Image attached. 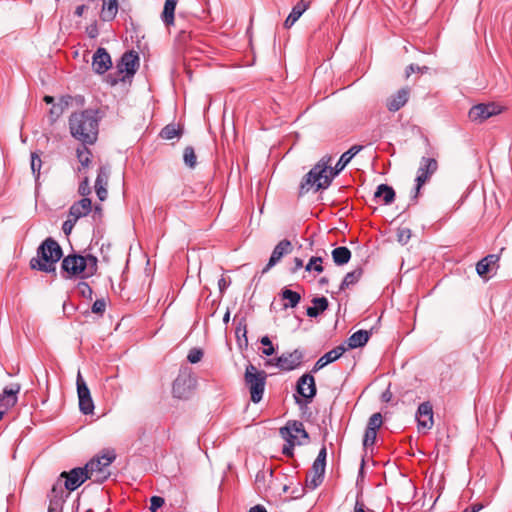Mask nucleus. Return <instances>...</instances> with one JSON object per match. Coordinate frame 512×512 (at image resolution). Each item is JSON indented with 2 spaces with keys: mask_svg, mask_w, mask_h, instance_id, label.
<instances>
[{
  "mask_svg": "<svg viewBox=\"0 0 512 512\" xmlns=\"http://www.w3.org/2000/svg\"><path fill=\"white\" fill-rule=\"evenodd\" d=\"M361 150L362 146L360 145L352 146L341 155L335 167L329 169V173H327L328 166L325 162L320 161L317 163L303 178L300 185V192H308L312 187H315L316 191L327 189L334 177L338 175Z\"/></svg>",
  "mask_w": 512,
  "mask_h": 512,
  "instance_id": "obj_1",
  "label": "nucleus"
},
{
  "mask_svg": "<svg viewBox=\"0 0 512 512\" xmlns=\"http://www.w3.org/2000/svg\"><path fill=\"white\" fill-rule=\"evenodd\" d=\"M69 128L72 136L83 144H93L97 139L98 120L92 110L73 113Z\"/></svg>",
  "mask_w": 512,
  "mask_h": 512,
  "instance_id": "obj_2",
  "label": "nucleus"
},
{
  "mask_svg": "<svg viewBox=\"0 0 512 512\" xmlns=\"http://www.w3.org/2000/svg\"><path fill=\"white\" fill-rule=\"evenodd\" d=\"M64 278L70 279L80 276L82 279L90 278L97 273L98 258L90 253L80 255L76 253L65 256L61 263Z\"/></svg>",
  "mask_w": 512,
  "mask_h": 512,
  "instance_id": "obj_3",
  "label": "nucleus"
},
{
  "mask_svg": "<svg viewBox=\"0 0 512 512\" xmlns=\"http://www.w3.org/2000/svg\"><path fill=\"white\" fill-rule=\"evenodd\" d=\"M62 256L61 246L52 237H48L37 248V256L30 260V267L34 270L55 274L56 263Z\"/></svg>",
  "mask_w": 512,
  "mask_h": 512,
  "instance_id": "obj_4",
  "label": "nucleus"
},
{
  "mask_svg": "<svg viewBox=\"0 0 512 512\" xmlns=\"http://www.w3.org/2000/svg\"><path fill=\"white\" fill-rule=\"evenodd\" d=\"M87 479L90 477L84 467L63 471L52 486L51 493L60 494L66 499L70 492L78 489Z\"/></svg>",
  "mask_w": 512,
  "mask_h": 512,
  "instance_id": "obj_5",
  "label": "nucleus"
},
{
  "mask_svg": "<svg viewBox=\"0 0 512 512\" xmlns=\"http://www.w3.org/2000/svg\"><path fill=\"white\" fill-rule=\"evenodd\" d=\"M115 459V451L105 449L99 456L92 458L84 468L87 469V473L93 482L101 484L110 477L109 467Z\"/></svg>",
  "mask_w": 512,
  "mask_h": 512,
  "instance_id": "obj_6",
  "label": "nucleus"
},
{
  "mask_svg": "<svg viewBox=\"0 0 512 512\" xmlns=\"http://www.w3.org/2000/svg\"><path fill=\"white\" fill-rule=\"evenodd\" d=\"M267 377L265 371L259 370L251 363L245 368L244 384L250 393V400L254 404H258L263 399Z\"/></svg>",
  "mask_w": 512,
  "mask_h": 512,
  "instance_id": "obj_7",
  "label": "nucleus"
},
{
  "mask_svg": "<svg viewBox=\"0 0 512 512\" xmlns=\"http://www.w3.org/2000/svg\"><path fill=\"white\" fill-rule=\"evenodd\" d=\"M293 432L300 433L301 438L304 440L309 439V434L301 421H288L286 425L279 430L281 437L286 441V444L282 448V453L287 457H293L294 447L303 443L302 441H295V436L292 435Z\"/></svg>",
  "mask_w": 512,
  "mask_h": 512,
  "instance_id": "obj_8",
  "label": "nucleus"
},
{
  "mask_svg": "<svg viewBox=\"0 0 512 512\" xmlns=\"http://www.w3.org/2000/svg\"><path fill=\"white\" fill-rule=\"evenodd\" d=\"M196 387V379L189 368L179 371L172 385V394L177 399H188Z\"/></svg>",
  "mask_w": 512,
  "mask_h": 512,
  "instance_id": "obj_9",
  "label": "nucleus"
},
{
  "mask_svg": "<svg viewBox=\"0 0 512 512\" xmlns=\"http://www.w3.org/2000/svg\"><path fill=\"white\" fill-rule=\"evenodd\" d=\"M438 162L435 158L422 157L420 165L417 170V176L415 179L416 186L412 199L416 200L420 192L421 187L431 178V176L437 171Z\"/></svg>",
  "mask_w": 512,
  "mask_h": 512,
  "instance_id": "obj_10",
  "label": "nucleus"
},
{
  "mask_svg": "<svg viewBox=\"0 0 512 512\" xmlns=\"http://www.w3.org/2000/svg\"><path fill=\"white\" fill-rule=\"evenodd\" d=\"M296 392L294 395L296 404L301 405L303 403L301 397L304 399V403L308 404L315 397L317 389L315 379L311 374H303L297 381Z\"/></svg>",
  "mask_w": 512,
  "mask_h": 512,
  "instance_id": "obj_11",
  "label": "nucleus"
},
{
  "mask_svg": "<svg viewBox=\"0 0 512 512\" xmlns=\"http://www.w3.org/2000/svg\"><path fill=\"white\" fill-rule=\"evenodd\" d=\"M20 391V383H12L9 386L4 387L2 393H0V421L4 414L17 404Z\"/></svg>",
  "mask_w": 512,
  "mask_h": 512,
  "instance_id": "obj_12",
  "label": "nucleus"
},
{
  "mask_svg": "<svg viewBox=\"0 0 512 512\" xmlns=\"http://www.w3.org/2000/svg\"><path fill=\"white\" fill-rule=\"evenodd\" d=\"M76 385L80 411L85 415L92 413L94 410V403L90 394V390L80 371H78L77 374Z\"/></svg>",
  "mask_w": 512,
  "mask_h": 512,
  "instance_id": "obj_13",
  "label": "nucleus"
},
{
  "mask_svg": "<svg viewBox=\"0 0 512 512\" xmlns=\"http://www.w3.org/2000/svg\"><path fill=\"white\" fill-rule=\"evenodd\" d=\"M500 112L501 108L495 103H480L471 107L468 116L470 120L481 123Z\"/></svg>",
  "mask_w": 512,
  "mask_h": 512,
  "instance_id": "obj_14",
  "label": "nucleus"
},
{
  "mask_svg": "<svg viewBox=\"0 0 512 512\" xmlns=\"http://www.w3.org/2000/svg\"><path fill=\"white\" fill-rule=\"evenodd\" d=\"M303 357V352L300 349H295L292 352H285L276 357L275 367L282 371H292L302 364Z\"/></svg>",
  "mask_w": 512,
  "mask_h": 512,
  "instance_id": "obj_15",
  "label": "nucleus"
},
{
  "mask_svg": "<svg viewBox=\"0 0 512 512\" xmlns=\"http://www.w3.org/2000/svg\"><path fill=\"white\" fill-rule=\"evenodd\" d=\"M416 420L419 430H430L433 427V406L429 401L423 402L418 406Z\"/></svg>",
  "mask_w": 512,
  "mask_h": 512,
  "instance_id": "obj_16",
  "label": "nucleus"
},
{
  "mask_svg": "<svg viewBox=\"0 0 512 512\" xmlns=\"http://www.w3.org/2000/svg\"><path fill=\"white\" fill-rule=\"evenodd\" d=\"M293 250V246L290 240L283 239L281 240L273 249L270 259L267 265L263 269V273L269 271L273 266H275L284 255L291 253Z\"/></svg>",
  "mask_w": 512,
  "mask_h": 512,
  "instance_id": "obj_17",
  "label": "nucleus"
},
{
  "mask_svg": "<svg viewBox=\"0 0 512 512\" xmlns=\"http://www.w3.org/2000/svg\"><path fill=\"white\" fill-rule=\"evenodd\" d=\"M139 66V56L135 51L125 52L117 64L119 73H126L127 75H134Z\"/></svg>",
  "mask_w": 512,
  "mask_h": 512,
  "instance_id": "obj_18",
  "label": "nucleus"
},
{
  "mask_svg": "<svg viewBox=\"0 0 512 512\" xmlns=\"http://www.w3.org/2000/svg\"><path fill=\"white\" fill-rule=\"evenodd\" d=\"M112 66V60L105 48L99 47L92 58V68L97 74H104Z\"/></svg>",
  "mask_w": 512,
  "mask_h": 512,
  "instance_id": "obj_19",
  "label": "nucleus"
},
{
  "mask_svg": "<svg viewBox=\"0 0 512 512\" xmlns=\"http://www.w3.org/2000/svg\"><path fill=\"white\" fill-rule=\"evenodd\" d=\"M325 468V463L313 462L311 472L306 477V485L308 488L314 490L322 484L325 475Z\"/></svg>",
  "mask_w": 512,
  "mask_h": 512,
  "instance_id": "obj_20",
  "label": "nucleus"
},
{
  "mask_svg": "<svg viewBox=\"0 0 512 512\" xmlns=\"http://www.w3.org/2000/svg\"><path fill=\"white\" fill-rule=\"evenodd\" d=\"M92 209V202L89 198L84 197L81 200L72 204L69 209V217L75 219L76 221L81 217L88 215Z\"/></svg>",
  "mask_w": 512,
  "mask_h": 512,
  "instance_id": "obj_21",
  "label": "nucleus"
},
{
  "mask_svg": "<svg viewBox=\"0 0 512 512\" xmlns=\"http://www.w3.org/2000/svg\"><path fill=\"white\" fill-rule=\"evenodd\" d=\"M409 99V89L402 88L397 91L396 94L392 95L386 103L387 109L390 112H396L400 110Z\"/></svg>",
  "mask_w": 512,
  "mask_h": 512,
  "instance_id": "obj_22",
  "label": "nucleus"
},
{
  "mask_svg": "<svg viewBox=\"0 0 512 512\" xmlns=\"http://www.w3.org/2000/svg\"><path fill=\"white\" fill-rule=\"evenodd\" d=\"M499 259L500 257L497 254H490L481 259L476 265L478 275L481 277L486 276L495 266H497Z\"/></svg>",
  "mask_w": 512,
  "mask_h": 512,
  "instance_id": "obj_23",
  "label": "nucleus"
},
{
  "mask_svg": "<svg viewBox=\"0 0 512 512\" xmlns=\"http://www.w3.org/2000/svg\"><path fill=\"white\" fill-rule=\"evenodd\" d=\"M371 331L358 330L354 332L347 340L348 348L355 349L363 347L369 341Z\"/></svg>",
  "mask_w": 512,
  "mask_h": 512,
  "instance_id": "obj_24",
  "label": "nucleus"
},
{
  "mask_svg": "<svg viewBox=\"0 0 512 512\" xmlns=\"http://www.w3.org/2000/svg\"><path fill=\"white\" fill-rule=\"evenodd\" d=\"M118 12L117 0H103L100 18L105 22H110L115 19Z\"/></svg>",
  "mask_w": 512,
  "mask_h": 512,
  "instance_id": "obj_25",
  "label": "nucleus"
},
{
  "mask_svg": "<svg viewBox=\"0 0 512 512\" xmlns=\"http://www.w3.org/2000/svg\"><path fill=\"white\" fill-rule=\"evenodd\" d=\"M374 198L376 200L381 199V201L384 205H389L395 199V191L391 186H389L387 184H380V185H378V187L374 193Z\"/></svg>",
  "mask_w": 512,
  "mask_h": 512,
  "instance_id": "obj_26",
  "label": "nucleus"
},
{
  "mask_svg": "<svg viewBox=\"0 0 512 512\" xmlns=\"http://www.w3.org/2000/svg\"><path fill=\"white\" fill-rule=\"evenodd\" d=\"M308 4L304 2V0L299 1L291 10L290 14L287 16L284 26L285 28H290L294 25V23L302 16V14L307 10Z\"/></svg>",
  "mask_w": 512,
  "mask_h": 512,
  "instance_id": "obj_27",
  "label": "nucleus"
},
{
  "mask_svg": "<svg viewBox=\"0 0 512 512\" xmlns=\"http://www.w3.org/2000/svg\"><path fill=\"white\" fill-rule=\"evenodd\" d=\"M312 303L314 304V306L308 307L306 310V314L312 318L317 317L320 313L324 312L329 306V302L327 298L324 296L313 298Z\"/></svg>",
  "mask_w": 512,
  "mask_h": 512,
  "instance_id": "obj_28",
  "label": "nucleus"
},
{
  "mask_svg": "<svg viewBox=\"0 0 512 512\" xmlns=\"http://www.w3.org/2000/svg\"><path fill=\"white\" fill-rule=\"evenodd\" d=\"M331 255L333 262L338 266L347 264L351 259V251L345 246L336 247Z\"/></svg>",
  "mask_w": 512,
  "mask_h": 512,
  "instance_id": "obj_29",
  "label": "nucleus"
},
{
  "mask_svg": "<svg viewBox=\"0 0 512 512\" xmlns=\"http://www.w3.org/2000/svg\"><path fill=\"white\" fill-rule=\"evenodd\" d=\"M178 0H166L161 19L166 26L174 24V14Z\"/></svg>",
  "mask_w": 512,
  "mask_h": 512,
  "instance_id": "obj_30",
  "label": "nucleus"
},
{
  "mask_svg": "<svg viewBox=\"0 0 512 512\" xmlns=\"http://www.w3.org/2000/svg\"><path fill=\"white\" fill-rule=\"evenodd\" d=\"M362 275L363 269L361 267H358L353 271L348 272L340 285V290H345L350 286L355 285L361 279Z\"/></svg>",
  "mask_w": 512,
  "mask_h": 512,
  "instance_id": "obj_31",
  "label": "nucleus"
},
{
  "mask_svg": "<svg viewBox=\"0 0 512 512\" xmlns=\"http://www.w3.org/2000/svg\"><path fill=\"white\" fill-rule=\"evenodd\" d=\"M281 296L284 300L287 301L286 303H284V308H294L299 304L301 300V295L298 292L292 291L287 288L282 290Z\"/></svg>",
  "mask_w": 512,
  "mask_h": 512,
  "instance_id": "obj_32",
  "label": "nucleus"
},
{
  "mask_svg": "<svg viewBox=\"0 0 512 512\" xmlns=\"http://www.w3.org/2000/svg\"><path fill=\"white\" fill-rule=\"evenodd\" d=\"M346 350V347H344L343 345H339L334 349L330 350L329 352L325 353L322 356V358L327 364H330L338 360L345 353Z\"/></svg>",
  "mask_w": 512,
  "mask_h": 512,
  "instance_id": "obj_33",
  "label": "nucleus"
},
{
  "mask_svg": "<svg viewBox=\"0 0 512 512\" xmlns=\"http://www.w3.org/2000/svg\"><path fill=\"white\" fill-rule=\"evenodd\" d=\"M65 502V497L60 494L50 493V504L48 512H62V505Z\"/></svg>",
  "mask_w": 512,
  "mask_h": 512,
  "instance_id": "obj_34",
  "label": "nucleus"
},
{
  "mask_svg": "<svg viewBox=\"0 0 512 512\" xmlns=\"http://www.w3.org/2000/svg\"><path fill=\"white\" fill-rule=\"evenodd\" d=\"M181 135V130L174 124L166 125L160 132L161 138L165 140H172Z\"/></svg>",
  "mask_w": 512,
  "mask_h": 512,
  "instance_id": "obj_35",
  "label": "nucleus"
},
{
  "mask_svg": "<svg viewBox=\"0 0 512 512\" xmlns=\"http://www.w3.org/2000/svg\"><path fill=\"white\" fill-rule=\"evenodd\" d=\"M76 152H77L78 161L81 163L82 167L83 168L88 167L91 162V157H92L91 151L86 146L83 145V146L77 148Z\"/></svg>",
  "mask_w": 512,
  "mask_h": 512,
  "instance_id": "obj_36",
  "label": "nucleus"
},
{
  "mask_svg": "<svg viewBox=\"0 0 512 512\" xmlns=\"http://www.w3.org/2000/svg\"><path fill=\"white\" fill-rule=\"evenodd\" d=\"M31 171L32 174L35 177V181L38 182V179L40 177V170L42 167V160L40 158V155L37 152L31 153Z\"/></svg>",
  "mask_w": 512,
  "mask_h": 512,
  "instance_id": "obj_37",
  "label": "nucleus"
},
{
  "mask_svg": "<svg viewBox=\"0 0 512 512\" xmlns=\"http://www.w3.org/2000/svg\"><path fill=\"white\" fill-rule=\"evenodd\" d=\"M110 176V168L108 166H101L95 181V186H107Z\"/></svg>",
  "mask_w": 512,
  "mask_h": 512,
  "instance_id": "obj_38",
  "label": "nucleus"
},
{
  "mask_svg": "<svg viewBox=\"0 0 512 512\" xmlns=\"http://www.w3.org/2000/svg\"><path fill=\"white\" fill-rule=\"evenodd\" d=\"M183 160L184 163L190 168H194L196 166L197 157L193 147L188 146L184 149Z\"/></svg>",
  "mask_w": 512,
  "mask_h": 512,
  "instance_id": "obj_39",
  "label": "nucleus"
},
{
  "mask_svg": "<svg viewBox=\"0 0 512 512\" xmlns=\"http://www.w3.org/2000/svg\"><path fill=\"white\" fill-rule=\"evenodd\" d=\"M235 334H236V337H237V340H238V343H239L240 346H241L242 338H243L244 344L245 345L248 344L247 329H246L245 319H242L238 323V326L236 327V330H235Z\"/></svg>",
  "mask_w": 512,
  "mask_h": 512,
  "instance_id": "obj_40",
  "label": "nucleus"
},
{
  "mask_svg": "<svg viewBox=\"0 0 512 512\" xmlns=\"http://www.w3.org/2000/svg\"><path fill=\"white\" fill-rule=\"evenodd\" d=\"M322 262H323V260H322L321 257L313 256V257L310 258L309 262L305 266V270L306 271L314 270L317 273H321L324 270V268L322 266Z\"/></svg>",
  "mask_w": 512,
  "mask_h": 512,
  "instance_id": "obj_41",
  "label": "nucleus"
},
{
  "mask_svg": "<svg viewBox=\"0 0 512 512\" xmlns=\"http://www.w3.org/2000/svg\"><path fill=\"white\" fill-rule=\"evenodd\" d=\"M382 425V415L381 413L377 412L370 416L368 423H367V429L377 431Z\"/></svg>",
  "mask_w": 512,
  "mask_h": 512,
  "instance_id": "obj_42",
  "label": "nucleus"
},
{
  "mask_svg": "<svg viewBox=\"0 0 512 512\" xmlns=\"http://www.w3.org/2000/svg\"><path fill=\"white\" fill-rule=\"evenodd\" d=\"M260 343L264 346L262 354L265 356H272L275 353V348L268 336H263L260 339Z\"/></svg>",
  "mask_w": 512,
  "mask_h": 512,
  "instance_id": "obj_43",
  "label": "nucleus"
},
{
  "mask_svg": "<svg viewBox=\"0 0 512 512\" xmlns=\"http://www.w3.org/2000/svg\"><path fill=\"white\" fill-rule=\"evenodd\" d=\"M377 437V431H373L370 429L365 430L364 438H363V446L364 448H368L375 443Z\"/></svg>",
  "mask_w": 512,
  "mask_h": 512,
  "instance_id": "obj_44",
  "label": "nucleus"
},
{
  "mask_svg": "<svg viewBox=\"0 0 512 512\" xmlns=\"http://www.w3.org/2000/svg\"><path fill=\"white\" fill-rule=\"evenodd\" d=\"M203 357V351L198 348H193L189 351L187 359L190 363H198Z\"/></svg>",
  "mask_w": 512,
  "mask_h": 512,
  "instance_id": "obj_45",
  "label": "nucleus"
},
{
  "mask_svg": "<svg viewBox=\"0 0 512 512\" xmlns=\"http://www.w3.org/2000/svg\"><path fill=\"white\" fill-rule=\"evenodd\" d=\"M77 288L84 298H92L93 290L86 282H79Z\"/></svg>",
  "mask_w": 512,
  "mask_h": 512,
  "instance_id": "obj_46",
  "label": "nucleus"
},
{
  "mask_svg": "<svg viewBox=\"0 0 512 512\" xmlns=\"http://www.w3.org/2000/svg\"><path fill=\"white\" fill-rule=\"evenodd\" d=\"M165 503L163 497L160 496H152L150 499V510L151 512H157L159 508H161Z\"/></svg>",
  "mask_w": 512,
  "mask_h": 512,
  "instance_id": "obj_47",
  "label": "nucleus"
},
{
  "mask_svg": "<svg viewBox=\"0 0 512 512\" xmlns=\"http://www.w3.org/2000/svg\"><path fill=\"white\" fill-rule=\"evenodd\" d=\"M411 238V231L408 228H402L398 230L397 240L401 244H406Z\"/></svg>",
  "mask_w": 512,
  "mask_h": 512,
  "instance_id": "obj_48",
  "label": "nucleus"
},
{
  "mask_svg": "<svg viewBox=\"0 0 512 512\" xmlns=\"http://www.w3.org/2000/svg\"><path fill=\"white\" fill-rule=\"evenodd\" d=\"M106 309V302L104 299H97L92 305V312L102 315Z\"/></svg>",
  "mask_w": 512,
  "mask_h": 512,
  "instance_id": "obj_49",
  "label": "nucleus"
},
{
  "mask_svg": "<svg viewBox=\"0 0 512 512\" xmlns=\"http://www.w3.org/2000/svg\"><path fill=\"white\" fill-rule=\"evenodd\" d=\"M64 106L62 104H55L50 109V116L52 121H55L63 113Z\"/></svg>",
  "mask_w": 512,
  "mask_h": 512,
  "instance_id": "obj_50",
  "label": "nucleus"
},
{
  "mask_svg": "<svg viewBox=\"0 0 512 512\" xmlns=\"http://www.w3.org/2000/svg\"><path fill=\"white\" fill-rule=\"evenodd\" d=\"M76 220L69 217L68 220H66L63 225H62V230L63 232L66 234V235H69L74 227V225L76 224Z\"/></svg>",
  "mask_w": 512,
  "mask_h": 512,
  "instance_id": "obj_51",
  "label": "nucleus"
},
{
  "mask_svg": "<svg viewBox=\"0 0 512 512\" xmlns=\"http://www.w3.org/2000/svg\"><path fill=\"white\" fill-rule=\"evenodd\" d=\"M91 190L89 187V181L88 178H85L79 185V193L82 196H87L90 194Z\"/></svg>",
  "mask_w": 512,
  "mask_h": 512,
  "instance_id": "obj_52",
  "label": "nucleus"
},
{
  "mask_svg": "<svg viewBox=\"0 0 512 512\" xmlns=\"http://www.w3.org/2000/svg\"><path fill=\"white\" fill-rule=\"evenodd\" d=\"M107 186H95L97 197L100 201H104L108 196Z\"/></svg>",
  "mask_w": 512,
  "mask_h": 512,
  "instance_id": "obj_53",
  "label": "nucleus"
},
{
  "mask_svg": "<svg viewBox=\"0 0 512 512\" xmlns=\"http://www.w3.org/2000/svg\"><path fill=\"white\" fill-rule=\"evenodd\" d=\"M326 457H327V449L323 445L322 448L320 449L319 453H318L317 458L314 461H316L318 463H325L326 464Z\"/></svg>",
  "mask_w": 512,
  "mask_h": 512,
  "instance_id": "obj_54",
  "label": "nucleus"
},
{
  "mask_svg": "<svg viewBox=\"0 0 512 512\" xmlns=\"http://www.w3.org/2000/svg\"><path fill=\"white\" fill-rule=\"evenodd\" d=\"M229 285H230V280H227L224 277H221L218 280V287H219V291L221 293H224V291L228 288Z\"/></svg>",
  "mask_w": 512,
  "mask_h": 512,
  "instance_id": "obj_55",
  "label": "nucleus"
},
{
  "mask_svg": "<svg viewBox=\"0 0 512 512\" xmlns=\"http://www.w3.org/2000/svg\"><path fill=\"white\" fill-rule=\"evenodd\" d=\"M98 27L97 24H92L87 28V34L90 38H96L98 36Z\"/></svg>",
  "mask_w": 512,
  "mask_h": 512,
  "instance_id": "obj_56",
  "label": "nucleus"
},
{
  "mask_svg": "<svg viewBox=\"0 0 512 512\" xmlns=\"http://www.w3.org/2000/svg\"><path fill=\"white\" fill-rule=\"evenodd\" d=\"M353 512H367L365 511V504L359 499V496H357Z\"/></svg>",
  "mask_w": 512,
  "mask_h": 512,
  "instance_id": "obj_57",
  "label": "nucleus"
},
{
  "mask_svg": "<svg viewBox=\"0 0 512 512\" xmlns=\"http://www.w3.org/2000/svg\"><path fill=\"white\" fill-rule=\"evenodd\" d=\"M326 365H328V364L324 361V359H323L322 357H320V358L316 361V363L314 364V367H313V369H312V372H314V373H315V372L319 371L320 369L324 368Z\"/></svg>",
  "mask_w": 512,
  "mask_h": 512,
  "instance_id": "obj_58",
  "label": "nucleus"
},
{
  "mask_svg": "<svg viewBox=\"0 0 512 512\" xmlns=\"http://www.w3.org/2000/svg\"><path fill=\"white\" fill-rule=\"evenodd\" d=\"M484 506L481 503H475L465 508L462 512H479Z\"/></svg>",
  "mask_w": 512,
  "mask_h": 512,
  "instance_id": "obj_59",
  "label": "nucleus"
},
{
  "mask_svg": "<svg viewBox=\"0 0 512 512\" xmlns=\"http://www.w3.org/2000/svg\"><path fill=\"white\" fill-rule=\"evenodd\" d=\"M302 267H303V261L300 258L296 257L294 259V267L292 268V272H296L297 270H299Z\"/></svg>",
  "mask_w": 512,
  "mask_h": 512,
  "instance_id": "obj_60",
  "label": "nucleus"
},
{
  "mask_svg": "<svg viewBox=\"0 0 512 512\" xmlns=\"http://www.w3.org/2000/svg\"><path fill=\"white\" fill-rule=\"evenodd\" d=\"M86 9H87V7L85 5H79L76 7L74 14L77 17H81Z\"/></svg>",
  "mask_w": 512,
  "mask_h": 512,
  "instance_id": "obj_61",
  "label": "nucleus"
},
{
  "mask_svg": "<svg viewBox=\"0 0 512 512\" xmlns=\"http://www.w3.org/2000/svg\"><path fill=\"white\" fill-rule=\"evenodd\" d=\"M264 481H265V472L264 471H259L256 474L255 482H256V484H259V483L264 482Z\"/></svg>",
  "mask_w": 512,
  "mask_h": 512,
  "instance_id": "obj_62",
  "label": "nucleus"
},
{
  "mask_svg": "<svg viewBox=\"0 0 512 512\" xmlns=\"http://www.w3.org/2000/svg\"><path fill=\"white\" fill-rule=\"evenodd\" d=\"M249 512H267V510L262 505H256L251 507Z\"/></svg>",
  "mask_w": 512,
  "mask_h": 512,
  "instance_id": "obj_63",
  "label": "nucleus"
},
{
  "mask_svg": "<svg viewBox=\"0 0 512 512\" xmlns=\"http://www.w3.org/2000/svg\"><path fill=\"white\" fill-rule=\"evenodd\" d=\"M416 70H419V67L411 64L406 71L407 76H409L410 73L415 72Z\"/></svg>",
  "mask_w": 512,
  "mask_h": 512,
  "instance_id": "obj_64",
  "label": "nucleus"
}]
</instances>
